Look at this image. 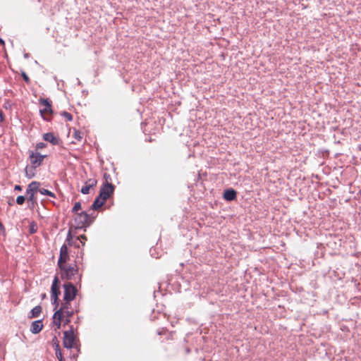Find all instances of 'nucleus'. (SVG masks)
Masks as SVG:
<instances>
[{
	"instance_id": "f257e3e1",
	"label": "nucleus",
	"mask_w": 361,
	"mask_h": 361,
	"mask_svg": "<svg viewBox=\"0 0 361 361\" xmlns=\"http://www.w3.org/2000/svg\"><path fill=\"white\" fill-rule=\"evenodd\" d=\"M71 301H64L59 310H56L53 316V323L57 329L61 328V322L65 324L71 322V318L74 314L73 310L71 306Z\"/></svg>"
},
{
	"instance_id": "f03ea898",
	"label": "nucleus",
	"mask_w": 361,
	"mask_h": 361,
	"mask_svg": "<svg viewBox=\"0 0 361 361\" xmlns=\"http://www.w3.org/2000/svg\"><path fill=\"white\" fill-rule=\"evenodd\" d=\"M114 191V185L106 181V183L101 188L99 194L94 200L91 208L92 209H98L102 207L106 200L113 195Z\"/></svg>"
},
{
	"instance_id": "7ed1b4c3",
	"label": "nucleus",
	"mask_w": 361,
	"mask_h": 361,
	"mask_svg": "<svg viewBox=\"0 0 361 361\" xmlns=\"http://www.w3.org/2000/svg\"><path fill=\"white\" fill-rule=\"evenodd\" d=\"M59 268L62 271L61 276L63 279L73 280L76 276H78V280L80 281L82 274H79L78 267L76 264H64L59 267Z\"/></svg>"
},
{
	"instance_id": "20e7f679",
	"label": "nucleus",
	"mask_w": 361,
	"mask_h": 361,
	"mask_svg": "<svg viewBox=\"0 0 361 361\" xmlns=\"http://www.w3.org/2000/svg\"><path fill=\"white\" fill-rule=\"evenodd\" d=\"M39 102L44 106L39 110L42 117L44 120L49 121L53 114L51 101L49 99L39 98Z\"/></svg>"
},
{
	"instance_id": "39448f33",
	"label": "nucleus",
	"mask_w": 361,
	"mask_h": 361,
	"mask_svg": "<svg viewBox=\"0 0 361 361\" xmlns=\"http://www.w3.org/2000/svg\"><path fill=\"white\" fill-rule=\"evenodd\" d=\"M63 345L68 349L77 347L76 337L72 328L63 333Z\"/></svg>"
},
{
	"instance_id": "423d86ee",
	"label": "nucleus",
	"mask_w": 361,
	"mask_h": 361,
	"mask_svg": "<svg viewBox=\"0 0 361 361\" xmlns=\"http://www.w3.org/2000/svg\"><path fill=\"white\" fill-rule=\"evenodd\" d=\"M75 228H82L90 224V216L86 212L77 213L74 217Z\"/></svg>"
},
{
	"instance_id": "0eeeda50",
	"label": "nucleus",
	"mask_w": 361,
	"mask_h": 361,
	"mask_svg": "<svg viewBox=\"0 0 361 361\" xmlns=\"http://www.w3.org/2000/svg\"><path fill=\"white\" fill-rule=\"evenodd\" d=\"M64 288V301H72L75 299L77 294L76 287L71 283H67L63 285Z\"/></svg>"
},
{
	"instance_id": "6e6552de",
	"label": "nucleus",
	"mask_w": 361,
	"mask_h": 361,
	"mask_svg": "<svg viewBox=\"0 0 361 361\" xmlns=\"http://www.w3.org/2000/svg\"><path fill=\"white\" fill-rule=\"evenodd\" d=\"M59 279L58 276H55L51 287V298L53 301V304L58 305L59 295L61 293L59 288Z\"/></svg>"
},
{
	"instance_id": "1a4fd4ad",
	"label": "nucleus",
	"mask_w": 361,
	"mask_h": 361,
	"mask_svg": "<svg viewBox=\"0 0 361 361\" xmlns=\"http://www.w3.org/2000/svg\"><path fill=\"white\" fill-rule=\"evenodd\" d=\"M46 157H47L46 155H41L37 152H34V151L29 152L30 161L31 166L34 169L39 167L42 164L44 159Z\"/></svg>"
},
{
	"instance_id": "9d476101",
	"label": "nucleus",
	"mask_w": 361,
	"mask_h": 361,
	"mask_svg": "<svg viewBox=\"0 0 361 361\" xmlns=\"http://www.w3.org/2000/svg\"><path fill=\"white\" fill-rule=\"evenodd\" d=\"M69 255L68 252V247L66 245H63L60 249V255L58 261V266L61 267L66 264V262L69 260Z\"/></svg>"
},
{
	"instance_id": "9b49d317",
	"label": "nucleus",
	"mask_w": 361,
	"mask_h": 361,
	"mask_svg": "<svg viewBox=\"0 0 361 361\" xmlns=\"http://www.w3.org/2000/svg\"><path fill=\"white\" fill-rule=\"evenodd\" d=\"M97 180L94 178H90L87 182H85V185L81 188V192L82 194H89L90 190L97 185Z\"/></svg>"
},
{
	"instance_id": "f8f14e48",
	"label": "nucleus",
	"mask_w": 361,
	"mask_h": 361,
	"mask_svg": "<svg viewBox=\"0 0 361 361\" xmlns=\"http://www.w3.org/2000/svg\"><path fill=\"white\" fill-rule=\"evenodd\" d=\"M43 329V324L42 320H37L32 323L30 326V331L32 334H38L39 333L42 329Z\"/></svg>"
},
{
	"instance_id": "ddd939ff",
	"label": "nucleus",
	"mask_w": 361,
	"mask_h": 361,
	"mask_svg": "<svg viewBox=\"0 0 361 361\" xmlns=\"http://www.w3.org/2000/svg\"><path fill=\"white\" fill-rule=\"evenodd\" d=\"M43 138L45 141L49 142L52 145H58L59 144V138L56 137L52 133H47L44 134Z\"/></svg>"
},
{
	"instance_id": "4468645a",
	"label": "nucleus",
	"mask_w": 361,
	"mask_h": 361,
	"mask_svg": "<svg viewBox=\"0 0 361 361\" xmlns=\"http://www.w3.org/2000/svg\"><path fill=\"white\" fill-rule=\"evenodd\" d=\"M223 197L226 200L232 201L236 198V192L233 189L226 190Z\"/></svg>"
},
{
	"instance_id": "2eb2a0df",
	"label": "nucleus",
	"mask_w": 361,
	"mask_h": 361,
	"mask_svg": "<svg viewBox=\"0 0 361 361\" xmlns=\"http://www.w3.org/2000/svg\"><path fill=\"white\" fill-rule=\"evenodd\" d=\"M66 241L68 243V245L70 246H75V247H80V241H76V238H73V237L71 235V231L68 232Z\"/></svg>"
},
{
	"instance_id": "dca6fc26",
	"label": "nucleus",
	"mask_w": 361,
	"mask_h": 361,
	"mask_svg": "<svg viewBox=\"0 0 361 361\" xmlns=\"http://www.w3.org/2000/svg\"><path fill=\"white\" fill-rule=\"evenodd\" d=\"M39 186H40V183H39L37 181H32V183H30L28 185L27 190H29V191L33 192H37V191H39V190H40L39 188Z\"/></svg>"
},
{
	"instance_id": "f3484780",
	"label": "nucleus",
	"mask_w": 361,
	"mask_h": 361,
	"mask_svg": "<svg viewBox=\"0 0 361 361\" xmlns=\"http://www.w3.org/2000/svg\"><path fill=\"white\" fill-rule=\"evenodd\" d=\"M42 307L39 305H37L31 311H30V315H29V318H35L38 317L41 312H42Z\"/></svg>"
},
{
	"instance_id": "a211bd4d",
	"label": "nucleus",
	"mask_w": 361,
	"mask_h": 361,
	"mask_svg": "<svg viewBox=\"0 0 361 361\" xmlns=\"http://www.w3.org/2000/svg\"><path fill=\"white\" fill-rule=\"evenodd\" d=\"M36 192H30L26 190L27 199L28 202H31L32 204L37 203V200L35 198Z\"/></svg>"
},
{
	"instance_id": "6ab92c4d",
	"label": "nucleus",
	"mask_w": 361,
	"mask_h": 361,
	"mask_svg": "<svg viewBox=\"0 0 361 361\" xmlns=\"http://www.w3.org/2000/svg\"><path fill=\"white\" fill-rule=\"evenodd\" d=\"M35 169H34L32 166H31V167H27V166L25 168V175H26V176L28 178H32V177H34L35 175Z\"/></svg>"
},
{
	"instance_id": "aec40b11",
	"label": "nucleus",
	"mask_w": 361,
	"mask_h": 361,
	"mask_svg": "<svg viewBox=\"0 0 361 361\" xmlns=\"http://www.w3.org/2000/svg\"><path fill=\"white\" fill-rule=\"evenodd\" d=\"M39 192L42 195H48V196H50L51 197H55V194L54 192L47 190V189L41 188L40 190H39Z\"/></svg>"
},
{
	"instance_id": "412c9836",
	"label": "nucleus",
	"mask_w": 361,
	"mask_h": 361,
	"mask_svg": "<svg viewBox=\"0 0 361 361\" xmlns=\"http://www.w3.org/2000/svg\"><path fill=\"white\" fill-rule=\"evenodd\" d=\"M73 137L78 141H80L82 138V134L79 130H74Z\"/></svg>"
},
{
	"instance_id": "4be33fe9",
	"label": "nucleus",
	"mask_w": 361,
	"mask_h": 361,
	"mask_svg": "<svg viewBox=\"0 0 361 361\" xmlns=\"http://www.w3.org/2000/svg\"><path fill=\"white\" fill-rule=\"evenodd\" d=\"M61 115L68 121H71L73 120V116L67 111H62Z\"/></svg>"
},
{
	"instance_id": "5701e85b",
	"label": "nucleus",
	"mask_w": 361,
	"mask_h": 361,
	"mask_svg": "<svg viewBox=\"0 0 361 361\" xmlns=\"http://www.w3.org/2000/svg\"><path fill=\"white\" fill-rule=\"evenodd\" d=\"M86 240L87 237L85 235H80V236L76 237V241H80L82 246L85 245Z\"/></svg>"
},
{
	"instance_id": "b1692460",
	"label": "nucleus",
	"mask_w": 361,
	"mask_h": 361,
	"mask_svg": "<svg viewBox=\"0 0 361 361\" xmlns=\"http://www.w3.org/2000/svg\"><path fill=\"white\" fill-rule=\"evenodd\" d=\"M25 198L23 195H20L16 198V203L19 205H22L25 202Z\"/></svg>"
},
{
	"instance_id": "393cba45",
	"label": "nucleus",
	"mask_w": 361,
	"mask_h": 361,
	"mask_svg": "<svg viewBox=\"0 0 361 361\" xmlns=\"http://www.w3.org/2000/svg\"><path fill=\"white\" fill-rule=\"evenodd\" d=\"M81 209V204L80 202H75L73 207V212H78Z\"/></svg>"
},
{
	"instance_id": "a878e982",
	"label": "nucleus",
	"mask_w": 361,
	"mask_h": 361,
	"mask_svg": "<svg viewBox=\"0 0 361 361\" xmlns=\"http://www.w3.org/2000/svg\"><path fill=\"white\" fill-rule=\"evenodd\" d=\"M37 225L35 223L31 224L30 227V233H35L37 232Z\"/></svg>"
},
{
	"instance_id": "bb28decb",
	"label": "nucleus",
	"mask_w": 361,
	"mask_h": 361,
	"mask_svg": "<svg viewBox=\"0 0 361 361\" xmlns=\"http://www.w3.org/2000/svg\"><path fill=\"white\" fill-rule=\"evenodd\" d=\"M22 77L27 84H30V80L28 75L25 72L22 73Z\"/></svg>"
},
{
	"instance_id": "cd10ccee",
	"label": "nucleus",
	"mask_w": 361,
	"mask_h": 361,
	"mask_svg": "<svg viewBox=\"0 0 361 361\" xmlns=\"http://www.w3.org/2000/svg\"><path fill=\"white\" fill-rule=\"evenodd\" d=\"M55 353H56V357L58 358V360L59 361H65V359L63 358V357L62 355L61 351H59V352L57 351Z\"/></svg>"
},
{
	"instance_id": "c85d7f7f",
	"label": "nucleus",
	"mask_w": 361,
	"mask_h": 361,
	"mask_svg": "<svg viewBox=\"0 0 361 361\" xmlns=\"http://www.w3.org/2000/svg\"><path fill=\"white\" fill-rule=\"evenodd\" d=\"M46 147V144H44V142H39L36 145V149H42V148H44Z\"/></svg>"
},
{
	"instance_id": "c756f323",
	"label": "nucleus",
	"mask_w": 361,
	"mask_h": 361,
	"mask_svg": "<svg viewBox=\"0 0 361 361\" xmlns=\"http://www.w3.org/2000/svg\"><path fill=\"white\" fill-rule=\"evenodd\" d=\"M4 121V114L2 111L0 110V123Z\"/></svg>"
},
{
	"instance_id": "7c9ffc66",
	"label": "nucleus",
	"mask_w": 361,
	"mask_h": 361,
	"mask_svg": "<svg viewBox=\"0 0 361 361\" xmlns=\"http://www.w3.org/2000/svg\"><path fill=\"white\" fill-rule=\"evenodd\" d=\"M57 351L58 352L61 351L60 346H59V343H56V347H55V353Z\"/></svg>"
},
{
	"instance_id": "2f4dec72",
	"label": "nucleus",
	"mask_w": 361,
	"mask_h": 361,
	"mask_svg": "<svg viewBox=\"0 0 361 361\" xmlns=\"http://www.w3.org/2000/svg\"><path fill=\"white\" fill-rule=\"evenodd\" d=\"M15 190L20 191L22 190V187L20 185H16L15 186Z\"/></svg>"
},
{
	"instance_id": "473e14b6",
	"label": "nucleus",
	"mask_w": 361,
	"mask_h": 361,
	"mask_svg": "<svg viewBox=\"0 0 361 361\" xmlns=\"http://www.w3.org/2000/svg\"><path fill=\"white\" fill-rule=\"evenodd\" d=\"M4 41L1 38H0V45H4Z\"/></svg>"
},
{
	"instance_id": "72a5a7b5",
	"label": "nucleus",
	"mask_w": 361,
	"mask_h": 361,
	"mask_svg": "<svg viewBox=\"0 0 361 361\" xmlns=\"http://www.w3.org/2000/svg\"><path fill=\"white\" fill-rule=\"evenodd\" d=\"M4 230V226L3 224L0 222V231Z\"/></svg>"
}]
</instances>
